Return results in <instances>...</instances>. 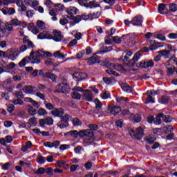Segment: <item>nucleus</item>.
<instances>
[{
	"label": "nucleus",
	"mask_w": 177,
	"mask_h": 177,
	"mask_svg": "<svg viewBox=\"0 0 177 177\" xmlns=\"http://www.w3.org/2000/svg\"><path fill=\"white\" fill-rule=\"evenodd\" d=\"M52 56V54L49 52H45L42 50H38L36 52L32 51L29 55V57H26L24 58L19 62V67H24L26 64H28V63H32V64H39L41 63V59L42 57H50Z\"/></svg>",
	"instance_id": "1"
},
{
	"label": "nucleus",
	"mask_w": 177,
	"mask_h": 177,
	"mask_svg": "<svg viewBox=\"0 0 177 177\" xmlns=\"http://www.w3.org/2000/svg\"><path fill=\"white\" fill-rule=\"evenodd\" d=\"M68 134L75 139H77L78 136H80V138H83V142L84 145H86L87 146L93 143V140H95V135L91 130H81L79 132L77 130H73L69 131Z\"/></svg>",
	"instance_id": "2"
},
{
	"label": "nucleus",
	"mask_w": 177,
	"mask_h": 177,
	"mask_svg": "<svg viewBox=\"0 0 177 177\" xmlns=\"http://www.w3.org/2000/svg\"><path fill=\"white\" fill-rule=\"evenodd\" d=\"M54 33L55 35L53 37L52 36V34H50V32L44 31L39 34L37 38L38 39H53V41H55V42H60V41L63 39V36L60 32L54 30Z\"/></svg>",
	"instance_id": "3"
},
{
	"label": "nucleus",
	"mask_w": 177,
	"mask_h": 177,
	"mask_svg": "<svg viewBox=\"0 0 177 177\" xmlns=\"http://www.w3.org/2000/svg\"><path fill=\"white\" fill-rule=\"evenodd\" d=\"M56 91L58 93H64L65 95L70 93V86L67 83H60L56 86Z\"/></svg>",
	"instance_id": "4"
},
{
	"label": "nucleus",
	"mask_w": 177,
	"mask_h": 177,
	"mask_svg": "<svg viewBox=\"0 0 177 177\" xmlns=\"http://www.w3.org/2000/svg\"><path fill=\"white\" fill-rule=\"evenodd\" d=\"M121 112V107L117 106L115 105L108 106L106 109V113L110 115H117Z\"/></svg>",
	"instance_id": "5"
},
{
	"label": "nucleus",
	"mask_w": 177,
	"mask_h": 177,
	"mask_svg": "<svg viewBox=\"0 0 177 177\" xmlns=\"http://www.w3.org/2000/svg\"><path fill=\"white\" fill-rule=\"evenodd\" d=\"M129 133L133 139H138V136H143V129L138 127L135 133V131L132 129L129 130Z\"/></svg>",
	"instance_id": "6"
},
{
	"label": "nucleus",
	"mask_w": 177,
	"mask_h": 177,
	"mask_svg": "<svg viewBox=\"0 0 177 177\" xmlns=\"http://www.w3.org/2000/svg\"><path fill=\"white\" fill-rule=\"evenodd\" d=\"M82 100H86V102H93V94L90 90H84L82 94Z\"/></svg>",
	"instance_id": "7"
},
{
	"label": "nucleus",
	"mask_w": 177,
	"mask_h": 177,
	"mask_svg": "<svg viewBox=\"0 0 177 177\" xmlns=\"http://www.w3.org/2000/svg\"><path fill=\"white\" fill-rule=\"evenodd\" d=\"M53 124V119L50 117H48L45 119H40L39 120V124L41 128H45V125L50 126Z\"/></svg>",
	"instance_id": "8"
},
{
	"label": "nucleus",
	"mask_w": 177,
	"mask_h": 177,
	"mask_svg": "<svg viewBox=\"0 0 177 177\" xmlns=\"http://www.w3.org/2000/svg\"><path fill=\"white\" fill-rule=\"evenodd\" d=\"M73 78L75 81H82L86 78H88V75L84 73L76 72L73 73Z\"/></svg>",
	"instance_id": "9"
},
{
	"label": "nucleus",
	"mask_w": 177,
	"mask_h": 177,
	"mask_svg": "<svg viewBox=\"0 0 177 177\" xmlns=\"http://www.w3.org/2000/svg\"><path fill=\"white\" fill-rule=\"evenodd\" d=\"M44 146L45 147H49L50 149H52L54 147V149H57L59 146H60V141L59 140H55L53 142H46L44 143Z\"/></svg>",
	"instance_id": "10"
},
{
	"label": "nucleus",
	"mask_w": 177,
	"mask_h": 177,
	"mask_svg": "<svg viewBox=\"0 0 177 177\" xmlns=\"http://www.w3.org/2000/svg\"><path fill=\"white\" fill-rule=\"evenodd\" d=\"M68 19L70 20H72L70 21L71 26H75V24H78L80 21L82 20L81 15H77L75 17L71 15V16H67Z\"/></svg>",
	"instance_id": "11"
},
{
	"label": "nucleus",
	"mask_w": 177,
	"mask_h": 177,
	"mask_svg": "<svg viewBox=\"0 0 177 177\" xmlns=\"http://www.w3.org/2000/svg\"><path fill=\"white\" fill-rule=\"evenodd\" d=\"M142 23H143V17L140 15L134 17L131 20L132 26H142Z\"/></svg>",
	"instance_id": "12"
},
{
	"label": "nucleus",
	"mask_w": 177,
	"mask_h": 177,
	"mask_svg": "<svg viewBox=\"0 0 177 177\" xmlns=\"http://www.w3.org/2000/svg\"><path fill=\"white\" fill-rule=\"evenodd\" d=\"M140 57H142V53H140V52L136 53L133 55V57L129 62V66H135V63H136V62H139Z\"/></svg>",
	"instance_id": "13"
},
{
	"label": "nucleus",
	"mask_w": 177,
	"mask_h": 177,
	"mask_svg": "<svg viewBox=\"0 0 177 177\" xmlns=\"http://www.w3.org/2000/svg\"><path fill=\"white\" fill-rule=\"evenodd\" d=\"M51 114L54 117H63V115H64V111L62 108L54 109L51 111Z\"/></svg>",
	"instance_id": "14"
},
{
	"label": "nucleus",
	"mask_w": 177,
	"mask_h": 177,
	"mask_svg": "<svg viewBox=\"0 0 177 177\" xmlns=\"http://www.w3.org/2000/svg\"><path fill=\"white\" fill-rule=\"evenodd\" d=\"M19 55H20V51H19L18 50L12 49L10 52L8 58L12 62H14V60H16V59H17Z\"/></svg>",
	"instance_id": "15"
},
{
	"label": "nucleus",
	"mask_w": 177,
	"mask_h": 177,
	"mask_svg": "<svg viewBox=\"0 0 177 177\" xmlns=\"http://www.w3.org/2000/svg\"><path fill=\"white\" fill-rule=\"evenodd\" d=\"M153 66H154V62L153 60L141 62L140 63V66L142 67V68H149V67H153Z\"/></svg>",
	"instance_id": "16"
},
{
	"label": "nucleus",
	"mask_w": 177,
	"mask_h": 177,
	"mask_svg": "<svg viewBox=\"0 0 177 177\" xmlns=\"http://www.w3.org/2000/svg\"><path fill=\"white\" fill-rule=\"evenodd\" d=\"M167 68V75L169 77H172L174 75V73H175V66L171 64H168L166 66Z\"/></svg>",
	"instance_id": "17"
},
{
	"label": "nucleus",
	"mask_w": 177,
	"mask_h": 177,
	"mask_svg": "<svg viewBox=\"0 0 177 177\" xmlns=\"http://www.w3.org/2000/svg\"><path fill=\"white\" fill-rule=\"evenodd\" d=\"M23 42L26 46H28V48H29V49H34V48H35L34 43L30 41L27 37H24Z\"/></svg>",
	"instance_id": "18"
},
{
	"label": "nucleus",
	"mask_w": 177,
	"mask_h": 177,
	"mask_svg": "<svg viewBox=\"0 0 177 177\" xmlns=\"http://www.w3.org/2000/svg\"><path fill=\"white\" fill-rule=\"evenodd\" d=\"M35 89V86H25L24 88V92L26 93L27 95H34V90Z\"/></svg>",
	"instance_id": "19"
},
{
	"label": "nucleus",
	"mask_w": 177,
	"mask_h": 177,
	"mask_svg": "<svg viewBox=\"0 0 177 177\" xmlns=\"http://www.w3.org/2000/svg\"><path fill=\"white\" fill-rule=\"evenodd\" d=\"M67 16H74L78 13V9L75 7H69L66 9Z\"/></svg>",
	"instance_id": "20"
},
{
	"label": "nucleus",
	"mask_w": 177,
	"mask_h": 177,
	"mask_svg": "<svg viewBox=\"0 0 177 177\" xmlns=\"http://www.w3.org/2000/svg\"><path fill=\"white\" fill-rule=\"evenodd\" d=\"M8 31H13V26L12 24H6L5 28L1 29V32L5 35H8Z\"/></svg>",
	"instance_id": "21"
},
{
	"label": "nucleus",
	"mask_w": 177,
	"mask_h": 177,
	"mask_svg": "<svg viewBox=\"0 0 177 177\" xmlns=\"http://www.w3.org/2000/svg\"><path fill=\"white\" fill-rule=\"evenodd\" d=\"M122 91H124V92H127V93H132L133 92V89L131 87L129 86V85L127 83H122L120 85Z\"/></svg>",
	"instance_id": "22"
},
{
	"label": "nucleus",
	"mask_w": 177,
	"mask_h": 177,
	"mask_svg": "<svg viewBox=\"0 0 177 177\" xmlns=\"http://www.w3.org/2000/svg\"><path fill=\"white\" fill-rule=\"evenodd\" d=\"M138 37H140L139 33H131L129 35H122V39H125L127 38H130L131 39H138Z\"/></svg>",
	"instance_id": "23"
},
{
	"label": "nucleus",
	"mask_w": 177,
	"mask_h": 177,
	"mask_svg": "<svg viewBox=\"0 0 177 177\" xmlns=\"http://www.w3.org/2000/svg\"><path fill=\"white\" fill-rule=\"evenodd\" d=\"M10 24L12 26H27V23L24 22V21H20L19 19H14L10 21Z\"/></svg>",
	"instance_id": "24"
},
{
	"label": "nucleus",
	"mask_w": 177,
	"mask_h": 177,
	"mask_svg": "<svg viewBox=\"0 0 177 177\" xmlns=\"http://www.w3.org/2000/svg\"><path fill=\"white\" fill-rule=\"evenodd\" d=\"M49 15L50 16H52L51 19L53 20V21H57V17H56L57 15V10L55 8L50 10L49 12Z\"/></svg>",
	"instance_id": "25"
},
{
	"label": "nucleus",
	"mask_w": 177,
	"mask_h": 177,
	"mask_svg": "<svg viewBox=\"0 0 177 177\" xmlns=\"http://www.w3.org/2000/svg\"><path fill=\"white\" fill-rule=\"evenodd\" d=\"M32 147V142L31 141L26 142V145H23L21 148V151H27L28 149H31Z\"/></svg>",
	"instance_id": "26"
},
{
	"label": "nucleus",
	"mask_w": 177,
	"mask_h": 177,
	"mask_svg": "<svg viewBox=\"0 0 177 177\" xmlns=\"http://www.w3.org/2000/svg\"><path fill=\"white\" fill-rule=\"evenodd\" d=\"M174 127L171 125L163 127V131L166 135H168V133H171L172 132H174Z\"/></svg>",
	"instance_id": "27"
},
{
	"label": "nucleus",
	"mask_w": 177,
	"mask_h": 177,
	"mask_svg": "<svg viewBox=\"0 0 177 177\" xmlns=\"http://www.w3.org/2000/svg\"><path fill=\"white\" fill-rule=\"evenodd\" d=\"M100 97L103 99L104 100H106L107 99H111V96L110 95V93L109 91H103L100 94Z\"/></svg>",
	"instance_id": "28"
},
{
	"label": "nucleus",
	"mask_w": 177,
	"mask_h": 177,
	"mask_svg": "<svg viewBox=\"0 0 177 177\" xmlns=\"http://www.w3.org/2000/svg\"><path fill=\"white\" fill-rule=\"evenodd\" d=\"M102 16V12L97 11L96 12L90 13V19L93 20V19H99Z\"/></svg>",
	"instance_id": "29"
},
{
	"label": "nucleus",
	"mask_w": 177,
	"mask_h": 177,
	"mask_svg": "<svg viewBox=\"0 0 177 177\" xmlns=\"http://www.w3.org/2000/svg\"><path fill=\"white\" fill-rule=\"evenodd\" d=\"M129 99L128 97H119L116 98V101L118 103H120V104H124V103H127Z\"/></svg>",
	"instance_id": "30"
},
{
	"label": "nucleus",
	"mask_w": 177,
	"mask_h": 177,
	"mask_svg": "<svg viewBox=\"0 0 177 177\" xmlns=\"http://www.w3.org/2000/svg\"><path fill=\"white\" fill-rule=\"evenodd\" d=\"M53 56L54 57H57V59H64L66 57L60 50L55 52Z\"/></svg>",
	"instance_id": "31"
},
{
	"label": "nucleus",
	"mask_w": 177,
	"mask_h": 177,
	"mask_svg": "<svg viewBox=\"0 0 177 177\" xmlns=\"http://www.w3.org/2000/svg\"><path fill=\"white\" fill-rule=\"evenodd\" d=\"M45 77L46 78H50V80H51L52 81H56V78H57L56 75L50 72L46 73Z\"/></svg>",
	"instance_id": "32"
},
{
	"label": "nucleus",
	"mask_w": 177,
	"mask_h": 177,
	"mask_svg": "<svg viewBox=\"0 0 177 177\" xmlns=\"http://www.w3.org/2000/svg\"><path fill=\"white\" fill-rule=\"evenodd\" d=\"M161 118L163 120V113H160L156 116V120H154V124L160 125V124H161Z\"/></svg>",
	"instance_id": "33"
},
{
	"label": "nucleus",
	"mask_w": 177,
	"mask_h": 177,
	"mask_svg": "<svg viewBox=\"0 0 177 177\" xmlns=\"http://www.w3.org/2000/svg\"><path fill=\"white\" fill-rule=\"evenodd\" d=\"M37 26L38 27V28H39V30H45L46 28V26H45V22H44L43 21L41 20H38L37 21Z\"/></svg>",
	"instance_id": "34"
},
{
	"label": "nucleus",
	"mask_w": 177,
	"mask_h": 177,
	"mask_svg": "<svg viewBox=\"0 0 177 177\" xmlns=\"http://www.w3.org/2000/svg\"><path fill=\"white\" fill-rule=\"evenodd\" d=\"M57 127L59 128H60L61 129H63V128H67V127H68V124H67V122H65L62 120L59 121L58 123H57Z\"/></svg>",
	"instance_id": "35"
},
{
	"label": "nucleus",
	"mask_w": 177,
	"mask_h": 177,
	"mask_svg": "<svg viewBox=\"0 0 177 177\" xmlns=\"http://www.w3.org/2000/svg\"><path fill=\"white\" fill-rule=\"evenodd\" d=\"M74 151L76 154H82V151H84V148L82 146H77L74 149Z\"/></svg>",
	"instance_id": "36"
},
{
	"label": "nucleus",
	"mask_w": 177,
	"mask_h": 177,
	"mask_svg": "<svg viewBox=\"0 0 177 177\" xmlns=\"http://www.w3.org/2000/svg\"><path fill=\"white\" fill-rule=\"evenodd\" d=\"M100 6V4L96 3L95 1H91L88 3V8H91V9L93 8H99Z\"/></svg>",
	"instance_id": "37"
},
{
	"label": "nucleus",
	"mask_w": 177,
	"mask_h": 177,
	"mask_svg": "<svg viewBox=\"0 0 177 177\" xmlns=\"http://www.w3.org/2000/svg\"><path fill=\"white\" fill-rule=\"evenodd\" d=\"M37 114L40 116L46 115L48 114V112H46V110L44 108H40L37 111Z\"/></svg>",
	"instance_id": "38"
},
{
	"label": "nucleus",
	"mask_w": 177,
	"mask_h": 177,
	"mask_svg": "<svg viewBox=\"0 0 177 177\" xmlns=\"http://www.w3.org/2000/svg\"><path fill=\"white\" fill-rule=\"evenodd\" d=\"M28 113L30 115H35V114H37V109H34L32 106H30L28 109Z\"/></svg>",
	"instance_id": "39"
},
{
	"label": "nucleus",
	"mask_w": 177,
	"mask_h": 177,
	"mask_svg": "<svg viewBox=\"0 0 177 177\" xmlns=\"http://www.w3.org/2000/svg\"><path fill=\"white\" fill-rule=\"evenodd\" d=\"M88 128L90 129H86V131H91V132H93V131H97V129H99L97 124H89Z\"/></svg>",
	"instance_id": "40"
},
{
	"label": "nucleus",
	"mask_w": 177,
	"mask_h": 177,
	"mask_svg": "<svg viewBox=\"0 0 177 177\" xmlns=\"http://www.w3.org/2000/svg\"><path fill=\"white\" fill-rule=\"evenodd\" d=\"M169 11L171 12L172 13H174V12H176L177 11L176 4L170 3L169 5Z\"/></svg>",
	"instance_id": "41"
},
{
	"label": "nucleus",
	"mask_w": 177,
	"mask_h": 177,
	"mask_svg": "<svg viewBox=\"0 0 177 177\" xmlns=\"http://www.w3.org/2000/svg\"><path fill=\"white\" fill-rule=\"evenodd\" d=\"M97 62V59H96V57H91L88 59V64L89 66H92V64H95Z\"/></svg>",
	"instance_id": "42"
},
{
	"label": "nucleus",
	"mask_w": 177,
	"mask_h": 177,
	"mask_svg": "<svg viewBox=\"0 0 177 177\" xmlns=\"http://www.w3.org/2000/svg\"><path fill=\"white\" fill-rule=\"evenodd\" d=\"M158 10L159 13H160L161 15H164V12H164V10H165V4H164V3L159 4Z\"/></svg>",
	"instance_id": "43"
},
{
	"label": "nucleus",
	"mask_w": 177,
	"mask_h": 177,
	"mask_svg": "<svg viewBox=\"0 0 177 177\" xmlns=\"http://www.w3.org/2000/svg\"><path fill=\"white\" fill-rule=\"evenodd\" d=\"M106 73L107 74H109L110 75H114L115 77H118V75H120V74H118V73H117V72H115V71H113L111 69L106 70Z\"/></svg>",
	"instance_id": "44"
},
{
	"label": "nucleus",
	"mask_w": 177,
	"mask_h": 177,
	"mask_svg": "<svg viewBox=\"0 0 177 177\" xmlns=\"http://www.w3.org/2000/svg\"><path fill=\"white\" fill-rule=\"evenodd\" d=\"M161 56H165V57H168L169 56V50H162L158 52Z\"/></svg>",
	"instance_id": "45"
},
{
	"label": "nucleus",
	"mask_w": 177,
	"mask_h": 177,
	"mask_svg": "<svg viewBox=\"0 0 177 177\" xmlns=\"http://www.w3.org/2000/svg\"><path fill=\"white\" fill-rule=\"evenodd\" d=\"M168 102H169V98L167 96L162 97L160 100V103H162V104H167Z\"/></svg>",
	"instance_id": "46"
},
{
	"label": "nucleus",
	"mask_w": 177,
	"mask_h": 177,
	"mask_svg": "<svg viewBox=\"0 0 177 177\" xmlns=\"http://www.w3.org/2000/svg\"><path fill=\"white\" fill-rule=\"evenodd\" d=\"M28 124L31 127L37 125V119L35 118H31L28 120Z\"/></svg>",
	"instance_id": "47"
},
{
	"label": "nucleus",
	"mask_w": 177,
	"mask_h": 177,
	"mask_svg": "<svg viewBox=\"0 0 177 177\" xmlns=\"http://www.w3.org/2000/svg\"><path fill=\"white\" fill-rule=\"evenodd\" d=\"M154 37L155 38H156L157 39H160V41H165L166 39L165 35L162 34H156Z\"/></svg>",
	"instance_id": "48"
},
{
	"label": "nucleus",
	"mask_w": 177,
	"mask_h": 177,
	"mask_svg": "<svg viewBox=\"0 0 177 177\" xmlns=\"http://www.w3.org/2000/svg\"><path fill=\"white\" fill-rule=\"evenodd\" d=\"M175 133L174 132L169 133L166 137L167 140H174L175 139Z\"/></svg>",
	"instance_id": "49"
},
{
	"label": "nucleus",
	"mask_w": 177,
	"mask_h": 177,
	"mask_svg": "<svg viewBox=\"0 0 177 177\" xmlns=\"http://www.w3.org/2000/svg\"><path fill=\"white\" fill-rule=\"evenodd\" d=\"M72 97L73 99H77V100H80V99H81V94H80L78 92L73 91L72 93Z\"/></svg>",
	"instance_id": "50"
},
{
	"label": "nucleus",
	"mask_w": 177,
	"mask_h": 177,
	"mask_svg": "<svg viewBox=\"0 0 177 177\" xmlns=\"http://www.w3.org/2000/svg\"><path fill=\"white\" fill-rule=\"evenodd\" d=\"M70 149V145L63 144L59 146V150L60 151H64V150H68Z\"/></svg>",
	"instance_id": "51"
},
{
	"label": "nucleus",
	"mask_w": 177,
	"mask_h": 177,
	"mask_svg": "<svg viewBox=\"0 0 177 177\" xmlns=\"http://www.w3.org/2000/svg\"><path fill=\"white\" fill-rule=\"evenodd\" d=\"M13 75H17L21 77L23 75V71L20 69H15L12 72Z\"/></svg>",
	"instance_id": "52"
},
{
	"label": "nucleus",
	"mask_w": 177,
	"mask_h": 177,
	"mask_svg": "<svg viewBox=\"0 0 177 177\" xmlns=\"http://www.w3.org/2000/svg\"><path fill=\"white\" fill-rule=\"evenodd\" d=\"M46 160V158L40 156L37 158V161L38 164H45Z\"/></svg>",
	"instance_id": "53"
},
{
	"label": "nucleus",
	"mask_w": 177,
	"mask_h": 177,
	"mask_svg": "<svg viewBox=\"0 0 177 177\" xmlns=\"http://www.w3.org/2000/svg\"><path fill=\"white\" fill-rule=\"evenodd\" d=\"M35 174H37V175H44V174H45V168H39L36 171H35Z\"/></svg>",
	"instance_id": "54"
},
{
	"label": "nucleus",
	"mask_w": 177,
	"mask_h": 177,
	"mask_svg": "<svg viewBox=\"0 0 177 177\" xmlns=\"http://www.w3.org/2000/svg\"><path fill=\"white\" fill-rule=\"evenodd\" d=\"M163 121H165L167 123L171 122L172 121V118H171L168 115H165V114L163 113Z\"/></svg>",
	"instance_id": "55"
},
{
	"label": "nucleus",
	"mask_w": 177,
	"mask_h": 177,
	"mask_svg": "<svg viewBox=\"0 0 177 177\" xmlns=\"http://www.w3.org/2000/svg\"><path fill=\"white\" fill-rule=\"evenodd\" d=\"M104 50L100 53H97L98 55H102V53H107L108 52H111L112 48L111 47H104Z\"/></svg>",
	"instance_id": "56"
},
{
	"label": "nucleus",
	"mask_w": 177,
	"mask_h": 177,
	"mask_svg": "<svg viewBox=\"0 0 177 177\" xmlns=\"http://www.w3.org/2000/svg\"><path fill=\"white\" fill-rule=\"evenodd\" d=\"M15 96H16V97H17V99H24V95L23 94V92H21V91H16Z\"/></svg>",
	"instance_id": "57"
},
{
	"label": "nucleus",
	"mask_w": 177,
	"mask_h": 177,
	"mask_svg": "<svg viewBox=\"0 0 177 177\" xmlns=\"http://www.w3.org/2000/svg\"><path fill=\"white\" fill-rule=\"evenodd\" d=\"M94 103L95 104L96 109H101V107L103 106L100 100L97 99L95 100Z\"/></svg>",
	"instance_id": "58"
},
{
	"label": "nucleus",
	"mask_w": 177,
	"mask_h": 177,
	"mask_svg": "<svg viewBox=\"0 0 177 177\" xmlns=\"http://www.w3.org/2000/svg\"><path fill=\"white\" fill-rule=\"evenodd\" d=\"M73 124L75 127L81 125L82 122L81 120L78 118L73 119Z\"/></svg>",
	"instance_id": "59"
},
{
	"label": "nucleus",
	"mask_w": 177,
	"mask_h": 177,
	"mask_svg": "<svg viewBox=\"0 0 177 177\" xmlns=\"http://www.w3.org/2000/svg\"><path fill=\"white\" fill-rule=\"evenodd\" d=\"M113 41H115V44H120L121 42V40L122 39H122V37H120L118 36H115L113 37Z\"/></svg>",
	"instance_id": "60"
},
{
	"label": "nucleus",
	"mask_w": 177,
	"mask_h": 177,
	"mask_svg": "<svg viewBox=\"0 0 177 177\" xmlns=\"http://www.w3.org/2000/svg\"><path fill=\"white\" fill-rule=\"evenodd\" d=\"M82 20H89L91 19V14H83L80 15Z\"/></svg>",
	"instance_id": "61"
},
{
	"label": "nucleus",
	"mask_w": 177,
	"mask_h": 177,
	"mask_svg": "<svg viewBox=\"0 0 177 177\" xmlns=\"http://www.w3.org/2000/svg\"><path fill=\"white\" fill-rule=\"evenodd\" d=\"M123 124H124V121L121 119L116 120L115 122L116 127H118L119 128H122Z\"/></svg>",
	"instance_id": "62"
},
{
	"label": "nucleus",
	"mask_w": 177,
	"mask_h": 177,
	"mask_svg": "<svg viewBox=\"0 0 177 177\" xmlns=\"http://www.w3.org/2000/svg\"><path fill=\"white\" fill-rule=\"evenodd\" d=\"M12 103L15 105L19 104L20 106H21L23 104V100H21V99H17L12 101Z\"/></svg>",
	"instance_id": "63"
},
{
	"label": "nucleus",
	"mask_w": 177,
	"mask_h": 177,
	"mask_svg": "<svg viewBox=\"0 0 177 177\" xmlns=\"http://www.w3.org/2000/svg\"><path fill=\"white\" fill-rule=\"evenodd\" d=\"M168 37L169 39H177V32L175 33L172 32L169 34Z\"/></svg>",
	"instance_id": "64"
}]
</instances>
